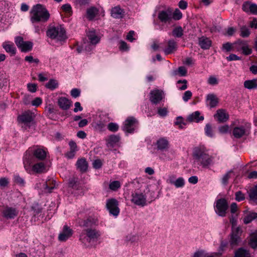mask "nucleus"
<instances>
[{"label":"nucleus","mask_w":257,"mask_h":257,"mask_svg":"<svg viewBox=\"0 0 257 257\" xmlns=\"http://www.w3.org/2000/svg\"><path fill=\"white\" fill-rule=\"evenodd\" d=\"M2 46L7 53L11 55H14L16 53V49L13 43L9 41L5 42Z\"/></svg>","instance_id":"nucleus-26"},{"label":"nucleus","mask_w":257,"mask_h":257,"mask_svg":"<svg viewBox=\"0 0 257 257\" xmlns=\"http://www.w3.org/2000/svg\"><path fill=\"white\" fill-rule=\"evenodd\" d=\"M87 37L89 40L90 44H86L85 43H84L82 47L84 48L86 51H89L99 42L100 39L96 35L94 31L89 32L87 33Z\"/></svg>","instance_id":"nucleus-10"},{"label":"nucleus","mask_w":257,"mask_h":257,"mask_svg":"<svg viewBox=\"0 0 257 257\" xmlns=\"http://www.w3.org/2000/svg\"><path fill=\"white\" fill-rule=\"evenodd\" d=\"M47 35L57 42H61L66 39L65 30L60 26L49 28L47 31Z\"/></svg>","instance_id":"nucleus-6"},{"label":"nucleus","mask_w":257,"mask_h":257,"mask_svg":"<svg viewBox=\"0 0 257 257\" xmlns=\"http://www.w3.org/2000/svg\"><path fill=\"white\" fill-rule=\"evenodd\" d=\"M19 213V210L15 208L6 206L2 211L3 216L8 219L15 218Z\"/></svg>","instance_id":"nucleus-17"},{"label":"nucleus","mask_w":257,"mask_h":257,"mask_svg":"<svg viewBox=\"0 0 257 257\" xmlns=\"http://www.w3.org/2000/svg\"><path fill=\"white\" fill-rule=\"evenodd\" d=\"M124 12L119 7L117 6L111 9V16L115 19H120L122 18Z\"/></svg>","instance_id":"nucleus-31"},{"label":"nucleus","mask_w":257,"mask_h":257,"mask_svg":"<svg viewBox=\"0 0 257 257\" xmlns=\"http://www.w3.org/2000/svg\"><path fill=\"white\" fill-rule=\"evenodd\" d=\"M28 90L31 92H35L37 91V85L35 83H29L27 84Z\"/></svg>","instance_id":"nucleus-62"},{"label":"nucleus","mask_w":257,"mask_h":257,"mask_svg":"<svg viewBox=\"0 0 257 257\" xmlns=\"http://www.w3.org/2000/svg\"><path fill=\"white\" fill-rule=\"evenodd\" d=\"M173 185L176 188H182L185 185V180L183 178L179 177L176 180Z\"/></svg>","instance_id":"nucleus-45"},{"label":"nucleus","mask_w":257,"mask_h":257,"mask_svg":"<svg viewBox=\"0 0 257 257\" xmlns=\"http://www.w3.org/2000/svg\"><path fill=\"white\" fill-rule=\"evenodd\" d=\"M45 86L51 90H54L58 86V82L54 79H50L48 82H47Z\"/></svg>","instance_id":"nucleus-39"},{"label":"nucleus","mask_w":257,"mask_h":257,"mask_svg":"<svg viewBox=\"0 0 257 257\" xmlns=\"http://www.w3.org/2000/svg\"><path fill=\"white\" fill-rule=\"evenodd\" d=\"M228 206L225 199L221 198L217 200L214 204L215 213L219 216L224 217L226 215Z\"/></svg>","instance_id":"nucleus-8"},{"label":"nucleus","mask_w":257,"mask_h":257,"mask_svg":"<svg viewBox=\"0 0 257 257\" xmlns=\"http://www.w3.org/2000/svg\"><path fill=\"white\" fill-rule=\"evenodd\" d=\"M164 97V93L162 90L154 89L150 92V100L153 104L159 103Z\"/></svg>","instance_id":"nucleus-16"},{"label":"nucleus","mask_w":257,"mask_h":257,"mask_svg":"<svg viewBox=\"0 0 257 257\" xmlns=\"http://www.w3.org/2000/svg\"><path fill=\"white\" fill-rule=\"evenodd\" d=\"M233 173V171L230 170L223 176L221 179V183L223 185H226L228 184V180Z\"/></svg>","instance_id":"nucleus-41"},{"label":"nucleus","mask_w":257,"mask_h":257,"mask_svg":"<svg viewBox=\"0 0 257 257\" xmlns=\"http://www.w3.org/2000/svg\"><path fill=\"white\" fill-rule=\"evenodd\" d=\"M71 95L73 97L76 98L80 94V90L77 88H73L71 91Z\"/></svg>","instance_id":"nucleus-63"},{"label":"nucleus","mask_w":257,"mask_h":257,"mask_svg":"<svg viewBox=\"0 0 257 257\" xmlns=\"http://www.w3.org/2000/svg\"><path fill=\"white\" fill-rule=\"evenodd\" d=\"M14 181L16 183H17L21 186H23L25 183V182H24V180H23V179H22L19 176H18V175H15L14 176Z\"/></svg>","instance_id":"nucleus-61"},{"label":"nucleus","mask_w":257,"mask_h":257,"mask_svg":"<svg viewBox=\"0 0 257 257\" xmlns=\"http://www.w3.org/2000/svg\"><path fill=\"white\" fill-rule=\"evenodd\" d=\"M252 4V3L249 2H246L243 3L242 7L243 11L246 13H250Z\"/></svg>","instance_id":"nucleus-46"},{"label":"nucleus","mask_w":257,"mask_h":257,"mask_svg":"<svg viewBox=\"0 0 257 257\" xmlns=\"http://www.w3.org/2000/svg\"><path fill=\"white\" fill-rule=\"evenodd\" d=\"M26 152H29L28 154L31 157L30 160L34 161V157L39 160L44 159L47 154L45 150L39 147L30 148Z\"/></svg>","instance_id":"nucleus-9"},{"label":"nucleus","mask_w":257,"mask_h":257,"mask_svg":"<svg viewBox=\"0 0 257 257\" xmlns=\"http://www.w3.org/2000/svg\"><path fill=\"white\" fill-rule=\"evenodd\" d=\"M249 197L250 199L253 201L257 200V185L249 190Z\"/></svg>","instance_id":"nucleus-40"},{"label":"nucleus","mask_w":257,"mask_h":257,"mask_svg":"<svg viewBox=\"0 0 257 257\" xmlns=\"http://www.w3.org/2000/svg\"><path fill=\"white\" fill-rule=\"evenodd\" d=\"M226 59L228 61L239 60L241 59L240 57L234 54H231Z\"/></svg>","instance_id":"nucleus-60"},{"label":"nucleus","mask_w":257,"mask_h":257,"mask_svg":"<svg viewBox=\"0 0 257 257\" xmlns=\"http://www.w3.org/2000/svg\"><path fill=\"white\" fill-rule=\"evenodd\" d=\"M119 48L121 51H126L129 50V47H128L127 44L124 41H120L119 42Z\"/></svg>","instance_id":"nucleus-57"},{"label":"nucleus","mask_w":257,"mask_h":257,"mask_svg":"<svg viewBox=\"0 0 257 257\" xmlns=\"http://www.w3.org/2000/svg\"><path fill=\"white\" fill-rule=\"evenodd\" d=\"M44 185L46 191L50 193L55 187V181L53 180H49L46 181Z\"/></svg>","instance_id":"nucleus-36"},{"label":"nucleus","mask_w":257,"mask_h":257,"mask_svg":"<svg viewBox=\"0 0 257 257\" xmlns=\"http://www.w3.org/2000/svg\"><path fill=\"white\" fill-rule=\"evenodd\" d=\"M193 156L195 162L203 168H209L213 164V157L209 155L208 150L203 146L195 147Z\"/></svg>","instance_id":"nucleus-2"},{"label":"nucleus","mask_w":257,"mask_h":257,"mask_svg":"<svg viewBox=\"0 0 257 257\" xmlns=\"http://www.w3.org/2000/svg\"><path fill=\"white\" fill-rule=\"evenodd\" d=\"M214 117L219 122H223L228 119L229 115L224 109H220L217 110L216 113L214 115Z\"/></svg>","instance_id":"nucleus-23"},{"label":"nucleus","mask_w":257,"mask_h":257,"mask_svg":"<svg viewBox=\"0 0 257 257\" xmlns=\"http://www.w3.org/2000/svg\"><path fill=\"white\" fill-rule=\"evenodd\" d=\"M249 245L253 248H256L257 247V232L253 233L250 238Z\"/></svg>","instance_id":"nucleus-38"},{"label":"nucleus","mask_w":257,"mask_h":257,"mask_svg":"<svg viewBox=\"0 0 257 257\" xmlns=\"http://www.w3.org/2000/svg\"><path fill=\"white\" fill-rule=\"evenodd\" d=\"M42 103V100L40 97H36L32 101V104L35 106H38Z\"/></svg>","instance_id":"nucleus-64"},{"label":"nucleus","mask_w":257,"mask_h":257,"mask_svg":"<svg viewBox=\"0 0 257 257\" xmlns=\"http://www.w3.org/2000/svg\"><path fill=\"white\" fill-rule=\"evenodd\" d=\"M29 152H26L23 157V164L26 171L29 174L41 173L45 171L46 167L43 162L33 164L34 160H30Z\"/></svg>","instance_id":"nucleus-4"},{"label":"nucleus","mask_w":257,"mask_h":257,"mask_svg":"<svg viewBox=\"0 0 257 257\" xmlns=\"http://www.w3.org/2000/svg\"><path fill=\"white\" fill-rule=\"evenodd\" d=\"M76 165L77 168L81 172H85L87 169V164L84 159H81L77 161Z\"/></svg>","instance_id":"nucleus-35"},{"label":"nucleus","mask_w":257,"mask_h":257,"mask_svg":"<svg viewBox=\"0 0 257 257\" xmlns=\"http://www.w3.org/2000/svg\"><path fill=\"white\" fill-rule=\"evenodd\" d=\"M107 128L110 132H115L118 129V125L116 123L110 122L108 124Z\"/></svg>","instance_id":"nucleus-52"},{"label":"nucleus","mask_w":257,"mask_h":257,"mask_svg":"<svg viewBox=\"0 0 257 257\" xmlns=\"http://www.w3.org/2000/svg\"><path fill=\"white\" fill-rule=\"evenodd\" d=\"M107 146L108 148L119 147L120 144V137L118 135H110L106 139Z\"/></svg>","instance_id":"nucleus-21"},{"label":"nucleus","mask_w":257,"mask_h":257,"mask_svg":"<svg viewBox=\"0 0 257 257\" xmlns=\"http://www.w3.org/2000/svg\"><path fill=\"white\" fill-rule=\"evenodd\" d=\"M62 10L68 15H71L72 14V8L69 4H65L62 6Z\"/></svg>","instance_id":"nucleus-53"},{"label":"nucleus","mask_w":257,"mask_h":257,"mask_svg":"<svg viewBox=\"0 0 257 257\" xmlns=\"http://www.w3.org/2000/svg\"><path fill=\"white\" fill-rule=\"evenodd\" d=\"M34 117V113L28 110L23 113L22 115L19 116L18 119L24 124L28 125L33 121Z\"/></svg>","instance_id":"nucleus-18"},{"label":"nucleus","mask_w":257,"mask_h":257,"mask_svg":"<svg viewBox=\"0 0 257 257\" xmlns=\"http://www.w3.org/2000/svg\"><path fill=\"white\" fill-rule=\"evenodd\" d=\"M177 43L173 40H170L167 42V46L163 51L165 54L168 55L174 53L177 50Z\"/></svg>","instance_id":"nucleus-25"},{"label":"nucleus","mask_w":257,"mask_h":257,"mask_svg":"<svg viewBox=\"0 0 257 257\" xmlns=\"http://www.w3.org/2000/svg\"><path fill=\"white\" fill-rule=\"evenodd\" d=\"M205 134L209 137H214V134L212 131V129L211 126L210 124H207L205 127Z\"/></svg>","instance_id":"nucleus-49"},{"label":"nucleus","mask_w":257,"mask_h":257,"mask_svg":"<svg viewBox=\"0 0 257 257\" xmlns=\"http://www.w3.org/2000/svg\"><path fill=\"white\" fill-rule=\"evenodd\" d=\"M245 216L243 218V222L245 224H248L251 222L253 219H257V213L249 211L248 209L244 211Z\"/></svg>","instance_id":"nucleus-27"},{"label":"nucleus","mask_w":257,"mask_h":257,"mask_svg":"<svg viewBox=\"0 0 257 257\" xmlns=\"http://www.w3.org/2000/svg\"><path fill=\"white\" fill-rule=\"evenodd\" d=\"M118 201L114 198L110 199L107 200L106 207L109 210L110 214L114 216H118L119 213V209L118 207Z\"/></svg>","instance_id":"nucleus-13"},{"label":"nucleus","mask_w":257,"mask_h":257,"mask_svg":"<svg viewBox=\"0 0 257 257\" xmlns=\"http://www.w3.org/2000/svg\"><path fill=\"white\" fill-rule=\"evenodd\" d=\"M158 113L161 116L164 117L167 115L168 113L167 109L165 107L159 108L158 109Z\"/></svg>","instance_id":"nucleus-59"},{"label":"nucleus","mask_w":257,"mask_h":257,"mask_svg":"<svg viewBox=\"0 0 257 257\" xmlns=\"http://www.w3.org/2000/svg\"><path fill=\"white\" fill-rule=\"evenodd\" d=\"M207 82L210 85H214L218 84V80L215 77L211 76L208 78Z\"/></svg>","instance_id":"nucleus-56"},{"label":"nucleus","mask_w":257,"mask_h":257,"mask_svg":"<svg viewBox=\"0 0 257 257\" xmlns=\"http://www.w3.org/2000/svg\"><path fill=\"white\" fill-rule=\"evenodd\" d=\"M156 146L158 150L161 151H166L169 147V143L166 138H161L157 141Z\"/></svg>","instance_id":"nucleus-24"},{"label":"nucleus","mask_w":257,"mask_h":257,"mask_svg":"<svg viewBox=\"0 0 257 257\" xmlns=\"http://www.w3.org/2000/svg\"><path fill=\"white\" fill-rule=\"evenodd\" d=\"M131 201L136 205L144 206L147 205V195L144 192L136 190L132 193Z\"/></svg>","instance_id":"nucleus-7"},{"label":"nucleus","mask_w":257,"mask_h":257,"mask_svg":"<svg viewBox=\"0 0 257 257\" xmlns=\"http://www.w3.org/2000/svg\"><path fill=\"white\" fill-rule=\"evenodd\" d=\"M59 107L63 110L68 109L71 105V101L64 97H60L58 101Z\"/></svg>","instance_id":"nucleus-29"},{"label":"nucleus","mask_w":257,"mask_h":257,"mask_svg":"<svg viewBox=\"0 0 257 257\" xmlns=\"http://www.w3.org/2000/svg\"><path fill=\"white\" fill-rule=\"evenodd\" d=\"M251 124L246 121H243L240 124H234L232 133L236 139H240L248 136L250 133Z\"/></svg>","instance_id":"nucleus-5"},{"label":"nucleus","mask_w":257,"mask_h":257,"mask_svg":"<svg viewBox=\"0 0 257 257\" xmlns=\"http://www.w3.org/2000/svg\"><path fill=\"white\" fill-rule=\"evenodd\" d=\"M242 53L245 55H248L252 52V50L249 48L248 43H247L242 49Z\"/></svg>","instance_id":"nucleus-54"},{"label":"nucleus","mask_w":257,"mask_h":257,"mask_svg":"<svg viewBox=\"0 0 257 257\" xmlns=\"http://www.w3.org/2000/svg\"><path fill=\"white\" fill-rule=\"evenodd\" d=\"M234 49L233 44L226 43L222 45V50L226 52H229Z\"/></svg>","instance_id":"nucleus-48"},{"label":"nucleus","mask_w":257,"mask_h":257,"mask_svg":"<svg viewBox=\"0 0 257 257\" xmlns=\"http://www.w3.org/2000/svg\"><path fill=\"white\" fill-rule=\"evenodd\" d=\"M241 234V230L239 227H233L232 228V233L230 243L232 247L238 245L240 241V236Z\"/></svg>","instance_id":"nucleus-14"},{"label":"nucleus","mask_w":257,"mask_h":257,"mask_svg":"<svg viewBox=\"0 0 257 257\" xmlns=\"http://www.w3.org/2000/svg\"><path fill=\"white\" fill-rule=\"evenodd\" d=\"M200 112L198 111H196L190 114L187 117V120L190 122L195 121L196 122L202 121L204 119V117L203 116H200Z\"/></svg>","instance_id":"nucleus-30"},{"label":"nucleus","mask_w":257,"mask_h":257,"mask_svg":"<svg viewBox=\"0 0 257 257\" xmlns=\"http://www.w3.org/2000/svg\"><path fill=\"white\" fill-rule=\"evenodd\" d=\"M72 235V230L67 225L63 227L62 231L59 234L58 239L61 241H64Z\"/></svg>","instance_id":"nucleus-22"},{"label":"nucleus","mask_w":257,"mask_h":257,"mask_svg":"<svg viewBox=\"0 0 257 257\" xmlns=\"http://www.w3.org/2000/svg\"><path fill=\"white\" fill-rule=\"evenodd\" d=\"M245 199L244 195L241 192L238 191L235 193V199L237 201H241Z\"/></svg>","instance_id":"nucleus-58"},{"label":"nucleus","mask_w":257,"mask_h":257,"mask_svg":"<svg viewBox=\"0 0 257 257\" xmlns=\"http://www.w3.org/2000/svg\"><path fill=\"white\" fill-rule=\"evenodd\" d=\"M172 35L175 37L180 38L183 35V30L181 27H177L172 31Z\"/></svg>","instance_id":"nucleus-44"},{"label":"nucleus","mask_w":257,"mask_h":257,"mask_svg":"<svg viewBox=\"0 0 257 257\" xmlns=\"http://www.w3.org/2000/svg\"><path fill=\"white\" fill-rule=\"evenodd\" d=\"M69 186L73 190L75 195H80L83 193L82 185L75 178H71L69 182Z\"/></svg>","instance_id":"nucleus-19"},{"label":"nucleus","mask_w":257,"mask_h":257,"mask_svg":"<svg viewBox=\"0 0 257 257\" xmlns=\"http://www.w3.org/2000/svg\"><path fill=\"white\" fill-rule=\"evenodd\" d=\"M234 257H250L248 250L243 248H239L235 252Z\"/></svg>","instance_id":"nucleus-34"},{"label":"nucleus","mask_w":257,"mask_h":257,"mask_svg":"<svg viewBox=\"0 0 257 257\" xmlns=\"http://www.w3.org/2000/svg\"><path fill=\"white\" fill-rule=\"evenodd\" d=\"M192 92L189 91L187 90L185 91L184 93V95L183 96V99L185 102L188 101L192 97Z\"/></svg>","instance_id":"nucleus-55"},{"label":"nucleus","mask_w":257,"mask_h":257,"mask_svg":"<svg viewBox=\"0 0 257 257\" xmlns=\"http://www.w3.org/2000/svg\"><path fill=\"white\" fill-rule=\"evenodd\" d=\"M187 81L186 80H178L177 82V87L179 90H184L187 88Z\"/></svg>","instance_id":"nucleus-42"},{"label":"nucleus","mask_w":257,"mask_h":257,"mask_svg":"<svg viewBox=\"0 0 257 257\" xmlns=\"http://www.w3.org/2000/svg\"><path fill=\"white\" fill-rule=\"evenodd\" d=\"M98 223L97 219L89 217L83 221L82 226L85 227L80 235V240L84 243L93 244L100 238L102 232L99 230L93 227Z\"/></svg>","instance_id":"nucleus-1"},{"label":"nucleus","mask_w":257,"mask_h":257,"mask_svg":"<svg viewBox=\"0 0 257 257\" xmlns=\"http://www.w3.org/2000/svg\"><path fill=\"white\" fill-rule=\"evenodd\" d=\"M187 74V70L185 67L183 66L179 67L178 70L175 72V74H178L181 76H184Z\"/></svg>","instance_id":"nucleus-50"},{"label":"nucleus","mask_w":257,"mask_h":257,"mask_svg":"<svg viewBox=\"0 0 257 257\" xmlns=\"http://www.w3.org/2000/svg\"><path fill=\"white\" fill-rule=\"evenodd\" d=\"M247 43V41L238 40L233 43L234 49L237 51L242 50V48Z\"/></svg>","instance_id":"nucleus-37"},{"label":"nucleus","mask_w":257,"mask_h":257,"mask_svg":"<svg viewBox=\"0 0 257 257\" xmlns=\"http://www.w3.org/2000/svg\"><path fill=\"white\" fill-rule=\"evenodd\" d=\"M199 42L200 46L203 49H208L211 45V40L204 37L199 39Z\"/></svg>","instance_id":"nucleus-32"},{"label":"nucleus","mask_w":257,"mask_h":257,"mask_svg":"<svg viewBox=\"0 0 257 257\" xmlns=\"http://www.w3.org/2000/svg\"><path fill=\"white\" fill-rule=\"evenodd\" d=\"M121 186V183L118 181H113L110 182L109 185V189L112 191H116Z\"/></svg>","instance_id":"nucleus-43"},{"label":"nucleus","mask_w":257,"mask_h":257,"mask_svg":"<svg viewBox=\"0 0 257 257\" xmlns=\"http://www.w3.org/2000/svg\"><path fill=\"white\" fill-rule=\"evenodd\" d=\"M50 14L47 9L41 4L33 6L30 11V20L32 23L47 22Z\"/></svg>","instance_id":"nucleus-3"},{"label":"nucleus","mask_w":257,"mask_h":257,"mask_svg":"<svg viewBox=\"0 0 257 257\" xmlns=\"http://www.w3.org/2000/svg\"><path fill=\"white\" fill-rule=\"evenodd\" d=\"M158 18L163 24H170L173 19L172 12L169 10L161 11L158 13Z\"/></svg>","instance_id":"nucleus-15"},{"label":"nucleus","mask_w":257,"mask_h":257,"mask_svg":"<svg viewBox=\"0 0 257 257\" xmlns=\"http://www.w3.org/2000/svg\"><path fill=\"white\" fill-rule=\"evenodd\" d=\"M15 42L17 47L22 52H28L32 49L33 43L29 41H24L23 38L21 37H16Z\"/></svg>","instance_id":"nucleus-12"},{"label":"nucleus","mask_w":257,"mask_h":257,"mask_svg":"<svg viewBox=\"0 0 257 257\" xmlns=\"http://www.w3.org/2000/svg\"><path fill=\"white\" fill-rule=\"evenodd\" d=\"M250 34L249 29L243 26L240 28V35L243 38L247 37Z\"/></svg>","instance_id":"nucleus-47"},{"label":"nucleus","mask_w":257,"mask_h":257,"mask_svg":"<svg viewBox=\"0 0 257 257\" xmlns=\"http://www.w3.org/2000/svg\"><path fill=\"white\" fill-rule=\"evenodd\" d=\"M99 9L94 7H91L87 9L86 11V17L90 21L94 20L95 17L98 15Z\"/></svg>","instance_id":"nucleus-28"},{"label":"nucleus","mask_w":257,"mask_h":257,"mask_svg":"<svg viewBox=\"0 0 257 257\" xmlns=\"http://www.w3.org/2000/svg\"><path fill=\"white\" fill-rule=\"evenodd\" d=\"M206 105L210 108L216 107L218 103V98L214 93H209L206 97Z\"/></svg>","instance_id":"nucleus-20"},{"label":"nucleus","mask_w":257,"mask_h":257,"mask_svg":"<svg viewBox=\"0 0 257 257\" xmlns=\"http://www.w3.org/2000/svg\"><path fill=\"white\" fill-rule=\"evenodd\" d=\"M244 86L248 89H257V79H253L245 81Z\"/></svg>","instance_id":"nucleus-33"},{"label":"nucleus","mask_w":257,"mask_h":257,"mask_svg":"<svg viewBox=\"0 0 257 257\" xmlns=\"http://www.w3.org/2000/svg\"><path fill=\"white\" fill-rule=\"evenodd\" d=\"M173 19L175 20H179L182 17V13L178 9H176L175 11L172 13Z\"/></svg>","instance_id":"nucleus-51"},{"label":"nucleus","mask_w":257,"mask_h":257,"mask_svg":"<svg viewBox=\"0 0 257 257\" xmlns=\"http://www.w3.org/2000/svg\"><path fill=\"white\" fill-rule=\"evenodd\" d=\"M138 124L137 119L134 117H128L124 122L122 130L128 133H133Z\"/></svg>","instance_id":"nucleus-11"}]
</instances>
